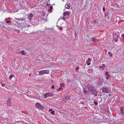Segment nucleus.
I'll list each match as a JSON object with an SVG mask.
<instances>
[{"label":"nucleus","mask_w":124,"mask_h":124,"mask_svg":"<svg viewBox=\"0 0 124 124\" xmlns=\"http://www.w3.org/2000/svg\"><path fill=\"white\" fill-rule=\"evenodd\" d=\"M87 87L88 89L90 92L95 90V89L94 87L90 84H88Z\"/></svg>","instance_id":"obj_1"},{"label":"nucleus","mask_w":124,"mask_h":124,"mask_svg":"<svg viewBox=\"0 0 124 124\" xmlns=\"http://www.w3.org/2000/svg\"><path fill=\"white\" fill-rule=\"evenodd\" d=\"M20 20V18L18 19L17 18H16L14 21L16 22L18 26H21L22 24V23H21V20Z\"/></svg>","instance_id":"obj_2"},{"label":"nucleus","mask_w":124,"mask_h":124,"mask_svg":"<svg viewBox=\"0 0 124 124\" xmlns=\"http://www.w3.org/2000/svg\"><path fill=\"white\" fill-rule=\"evenodd\" d=\"M49 70H45L40 71H39V74L40 75H42L45 74H48L49 73Z\"/></svg>","instance_id":"obj_3"},{"label":"nucleus","mask_w":124,"mask_h":124,"mask_svg":"<svg viewBox=\"0 0 124 124\" xmlns=\"http://www.w3.org/2000/svg\"><path fill=\"white\" fill-rule=\"evenodd\" d=\"M118 36L116 34H114L113 35V40L116 42L118 41Z\"/></svg>","instance_id":"obj_4"},{"label":"nucleus","mask_w":124,"mask_h":124,"mask_svg":"<svg viewBox=\"0 0 124 124\" xmlns=\"http://www.w3.org/2000/svg\"><path fill=\"white\" fill-rule=\"evenodd\" d=\"M35 105L37 107L39 108H42L43 107L42 105L38 103H37Z\"/></svg>","instance_id":"obj_5"},{"label":"nucleus","mask_w":124,"mask_h":124,"mask_svg":"<svg viewBox=\"0 0 124 124\" xmlns=\"http://www.w3.org/2000/svg\"><path fill=\"white\" fill-rule=\"evenodd\" d=\"M102 91L103 92L106 93H109L108 89L105 88H102Z\"/></svg>","instance_id":"obj_6"},{"label":"nucleus","mask_w":124,"mask_h":124,"mask_svg":"<svg viewBox=\"0 0 124 124\" xmlns=\"http://www.w3.org/2000/svg\"><path fill=\"white\" fill-rule=\"evenodd\" d=\"M33 15L32 13L30 14H29L28 16V19L30 20H31L32 19V18L33 17Z\"/></svg>","instance_id":"obj_7"},{"label":"nucleus","mask_w":124,"mask_h":124,"mask_svg":"<svg viewBox=\"0 0 124 124\" xmlns=\"http://www.w3.org/2000/svg\"><path fill=\"white\" fill-rule=\"evenodd\" d=\"M91 60L90 58H89L86 61V63H87L88 65H90L91 64L90 62H91Z\"/></svg>","instance_id":"obj_8"},{"label":"nucleus","mask_w":124,"mask_h":124,"mask_svg":"<svg viewBox=\"0 0 124 124\" xmlns=\"http://www.w3.org/2000/svg\"><path fill=\"white\" fill-rule=\"evenodd\" d=\"M11 100L10 99L8 100L7 101V105L8 106H9L11 105Z\"/></svg>","instance_id":"obj_9"},{"label":"nucleus","mask_w":124,"mask_h":124,"mask_svg":"<svg viewBox=\"0 0 124 124\" xmlns=\"http://www.w3.org/2000/svg\"><path fill=\"white\" fill-rule=\"evenodd\" d=\"M94 120L95 121L99 123L101 122L102 121L101 119H99L95 118L94 119Z\"/></svg>","instance_id":"obj_10"},{"label":"nucleus","mask_w":124,"mask_h":124,"mask_svg":"<svg viewBox=\"0 0 124 124\" xmlns=\"http://www.w3.org/2000/svg\"><path fill=\"white\" fill-rule=\"evenodd\" d=\"M70 14V12L69 11L65 12L63 13V15L65 16L66 15H69Z\"/></svg>","instance_id":"obj_11"},{"label":"nucleus","mask_w":124,"mask_h":124,"mask_svg":"<svg viewBox=\"0 0 124 124\" xmlns=\"http://www.w3.org/2000/svg\"><path fill=\"white\" fill-rule=\"evenodd\" d=\"M27 25L28 24L27 23V22H26L23 23V25H21V26L22 27H25L27 26Z\"/></svg>","instance_id":"obj_12"},{"label":"nucleus","mask_w":124,"mask_h":124,"mask_svg":"<svg viewBox=\"0 0 124 124\" xmlns=\"http://www.w3.org/2000/svg\"><path fill=\"white\" fill-rule=\"evenodd\" d=\"M124 108L121 107L120 108V110L121 112V113L123 115H124Z\"/></svg>","instance_id":"obj_13"},{"label":"nucleus","mask_w":124,"mask_h":124,"mask_svg":"<svg viewBox=\"0 0 124 124\" xmlns=\"http://www.w3.org/2000/svg\"><path fill=\"white\" fill-rule=\"evenodd\" d=\"M70 7V4L67 3L65 6V7L67 9H69Z\"/></svg>","instance_id":"obj_14"},{"label":"nucleus","mask_w":124,"mask_h":124,"mask_svg":"<svg viewBox=\"0 0 124 124\" xmlns=\"http://www.w3.org/2000/svg\"><path fill=\"white\" fill-rule=\"evenodd\" d=\"M43 97L45 98H46L47 97H49L48 96V93H46L45 94H44L43 95Z\"/></svg>","instance_id":"obj_15"},{"label":"nucleus","mask_w":124,"mask_h":124,"mask_svg":"<svg viewBox=\"0 0 124 124\" xmlns=\"http://www.w3.org/2000/svg\"><path fill=\"white\" fill-rule=\"evenodd\" d=\"M92 40L94 42H96L98 41V40L97 39H96L95 38H93L92 39Z\"/></svg>","instance_id":"obj_16"},{"label":"nucleus","mask_w":124,"mask_h":124,"mask_svg":"<svg viewBox=\"0 0 124 124\" xmlns=\"http://www.w3.org/2000/svg\"><path fill=\"white\" fill-rule=\"evenodd\" d=\"M70 97L69 96H67L65 97V99L67 100H69L70 99Z\"/></svg>","instance_id":"obj_17"},{"label":"nucleus","mask_w":124,"mask_h":124,"mask_svg":"<svg viewBox=\"0 0 124 124\" xmlns=\"http://www.w3.org/2000/svg\"><path fill=\"white\" fill-rule=\"evenodd\" d=\"M91 92L93 94H94L97 93V92L96 90H95V91L94 90L93 91Z\"/></svg>","instance_id":"obj_18"},{"label":"nucleus","mask_w":124,"mask_h":124,"mask_svg":"<svg viewBox=\"0 0 124 124\" xmlns=\"http://www.w3.org/2000/svg\"><path fill=\"white\" fill-rule=\"evenodd\" d=\"M48 94L49 97H52L53 96V94L51 93H48Z\"/></svg>","instance_id":"obj_19"},{"label":"nucleus","mask_w":124,"mask_h":124,"mask_svg":"<svg viewBox=\"0 0 124 124\" xmlns=\"http://www.w3.org/2000/svg\"><path fill=\"white\" fill-rule=\"evenodd\" d=\"M14 74L11 75L9 77V79L11 80L12 78L14 77Z\"/></svg>","instance_id":"obj_20"},{"label":"nucleus","mask_w":124,"mask_h":124,"mask_svg":"<svg viewBox=\"0 0 124 124\" xmlns=\"http://www.w3.org/2000/svg\"><path fill=\"white\" fill-rule=\"evenodd\" d=\"M20 53L22 55H24L25 54V53H24V51H22L21 52H20Z\"/></svg>","instance_id":"obj_21"},{"label":"nucleus","mask_w":124,"mask_h":124,"mask_svg":"<svg viewBox=\"0 0 124 124\" xmlns=\"http://www.w3.org/2000/svg\"><path fill=\"white\" fill-rule=\"evenodd\" d=\"M65 85V84L63 83H62L60 84V86H61V87L62 88V87L63 86H64Z\"/></svg>","instance_id":"obj_22"},{"label":"nucleus","mask_w":124,"mask_h":124,"mask_svg":"<svg viewBox=\"0 0 124 124\" xmlns=\"http://www.w3.org/2000/svg\"><path fill=\"white\" fill-rule=\"evenodd\" d=\"M65 17L64 16H62L61 17L60 19H62V20H65Z\"/></svg>","instance_id":"obj_23"},{"label":"nucleus","mask_w":124,"mask_h":124,"mask_svg":"<svg viewBox=\"0 0 124 124\" xmlns=\"http://www.w3.org/2000/svg\"><path fill=\"white\" fill-rule=\"evenodd\" d=\"M105 75L106 76H108V75H108V71L106 72L105 73Z\"/></svg>","instance_id":"obj_24"},{"label":"nucleus","mask_w":124,"mask_h":124,"mask_svg":"<svg viewBox=\"0 0 124 124\" xmlns=\"http://www.w3.org/2000/svg\"><path fill=\"white\" fill-rule=\"evenodd\" d=\"M51 113L53 114V115H54L55 113V112L54 111L52 110L51 112Z\"/></svg>","instance_id":"obj_25"},{"label":"nucleus","mask_w":124,"mask_h":124,"mask_svg":"<svg viewBox=\"0 0 124 124\" xmlns=\"http://www.w3.org/2000/svg\"><path fill=\"white\" fill-rule=\"evenodd\" d=\"M84 92L85 93V94H87V93H89V91H87L86 90H85L84 91Z\"/></svg>","instance_id":"obj_26"},{"label":"nucleus","mask_w":124,"mask_h":124,"mask_svg":"<svg viewBox=\"0 0 124 124\" xmlns=\"http://www.w3.org/2000/svg\"><path fill=\"white\" fill-rule=\"evenodd\" d=\"M11 23V22L10 21H7L6 22V23H9L10 24Z\"/></svg>","instance_id":"obj_27"},{"label":"nucleus","mask_w":124,"mask_h":124,"mask_svg":"<svg viewBox=\"0 0 124 124\" xmlns=\"http://www.w3.org/2000/svg\"><path fill=\"white\" fill-rule=\"evenodd\" d=\"M107 76L106 78L107 79H109V77H110V75H109L108 76Z\"/></svg>","instance_id":"obj_28"},{"label":"nucleus","mask_w":124,"mask_h":124,"mask_svg":"<svg viewBox=\"0 0 124 124\" xmlns=\"http://www.w3.org/2000/svg\"><path fill=\"white\" fill-rule=\"evenodd\" d=\"M108 54H109L110 56V57H111L112 56V54H110V52H108Z\"/></svg>","instance_id":"obj_29"},{"label":"nucleus","mask_w":124,"mask_h":124,"mask_svg":"<svg viewBox=\"0 0 124 124\" xmlns=\"http://www.w3.org/2000/svg\"><path fill=\"white\" fill-rule=\"evenodd\" d=\"M62 89V88L61 87H60L58 89H57V90L58 91H59L60 90V89Z\"/></svg>","instance_id":"obj_30"},{"label":"nucleus","mask_w":124,"mask_h":124,"mask_svg":"<svg viewBox=\"0 0 124 124\" xmlns=\"http://www.w3.org/2000/svg\"><path fill=\"white\" fill-rule=\"evenodd\" d=\"M102 66L104 68H105V64H102Z\"/></svg>","instance_id":"obj_31"},{"label":"nucleus","mask_w":124,"mask_h":124,"mask_svg":"<svg viewBox=\"0 0 124 124\" xmlns=\"http://www.w3.org/2000/svg\"><path fill=\"white\" fill-rule=\"evenodd\" d=\"M94 103L95 105H97L98 104V103L97 102H94Z\"/></svg>","instance_id":"obj_32"},{"label":"nucleus","mask_w":124,"mask_h":124,"mask_svg":"<svg viewBox=\"0 0 124 124\" xmlns=\"http://www.w3.org/2000/svg\"><path fill=\"white\" fill-rule=\"evenodd\" d=\"M54 88V86L53 85H52L51 86V88L53 89Z\"/></svg>","instance_id":"obj_33"},{"label":"nucleus","mask_w":124,"mask_h":124,"mask_svg":"<svg viewBox=\"0 0 124 124\" xmlns=\"http://www.w3.org/2000/svg\"><path fill=\"white\" fill-rule=\"evenodd\" d=\"M59 29L61 30H62V27H61L59 28Z\"/></svg>","instance_id":"obj_34"},{"label":"nucleus","mask_w":124,"mask_h":124,"mask_svg":"<svg viewBox=\"0 0 124 124\" xmlns=\"http://www.w3.org/2000/svg\"><path fill=\"white\" fill-rule=\"evenodd\" d=\"M93 22L94 23H95L96 22V21L95 20H93Z\"/></svg>","instance_id":"obj_35"},{"label":"nucleus","mask_w":124,"mask_h":124,"mask_svg":"<svg viewBox=\"0 0 124 124\" xmlns=\"http://www.w3.org/2000/svg\"><path fill=\"white\" fill-rule=\"evenodd\" d=\"M79 68V67H77L76 68V70H78Z\"/></svg>","instance_id":"obj_36"},{"label":"nucleus","mask_w":124,"mask_h":124,"mask_svg":"<svg viewBox=\"0 0 124 124\" xmlns=\"http://www.w3.org/2000/svg\"><path fill=\"white\" fill-rule=\"evenodd\" d=\"M1 85L2 86H5V85L4 84H2Z\"/></svg>","instance_id":"obj_37"},{"label":"nucleus","mask_w":124,"mask_h":124,"mask_svg":"<svg viewBox=\"0 0 124 124\" xmlns=\"http://www.w3.org/2000/svg\"><path fill=\"white\" fill-rule=\"evenodd\" d=\"M122 36L124 38V34H123L122 35Z\"/></svg>","instance_id":"obj_38"},{"label":"nucleus","mask_w":124,"mask_h":124,"mask_svg":"<svg viewBox=\"0 0 124 124\" xmlns=\"http://www.w3.org/2000/svg\"><path fill=\"white\" fill-rule=\"evenodd\" d=\"M103 10L104 11L105 10V9L104 8H103Z\"/></svg>","instance_id":"obj_39"},{"label":"nucleus","mask_w":124,"mask_h":124,"mask_svg":"<svg viewBox=\"0 0 124 124\" xmlns=\"http://www.w3.org/2000/svg\"><path fill=\"white\" fill-rule=\"evenodd\" d=\"M97 93H96L94 94V95L95 96H97Z\"/></svg>","instance_id":"obj_40"},{"label":"nucleus","mask_w":124,"mask_h":124,"mask_svg":"<svg viewBox=\"0 0 124 124\" xmlns=\"http://www.w3.org/2000/svg\"><path fill=\"white\" fill-rule=\"evenodd\" d=\"M8 19L9 20H11V18H10V17H9L8 18Z\"/></svg>","instance_id":"obj_41"},{"label":"nucleus","mask_w":124,"mask_h":124,"mask_svg":"<svg viewBox=\"0 0 124 124\" xmlns=\"http://www.w3.org/2000/svg\"><path fill=\"white\" fill-rule=\"evenodd\" d=\"M50 8V9H52L53 8V7H51Z\"/></svg>","instance_id":"obj_42"},{"label":"nucleus","mask_w":124,"mask_h":124,"mask_svg":"<svg viewBox=\"0 0 124 124\" xmlns=\"http://www.w3.org/2000/svg\"><path fill=\"white\" fill-rule=\"evenodd\" d=\"M52 110V109H49V111H51V110Z\"/></svg>","instance_id":"obj_43"},{"label":"nucleus","mask_w":124,"mask_h":124,"mask_svg":"<svg viewBox=\"0 0 124 124\" xmlns=\"http://www.w3.org/2000/svg\"><path fill=\"white\" fill-rule=\"evenodd\" d=\"M102 66H100L99 67V68H102Z\"/></svg>","instance_id":"obj_44"},{"label":"nucleus","mask_w":124,"mask_h":124,"mask_svg":"<svg viewBox=\"0 0 124 124\" xmlns=\"http://www.w3.org/2000/svg\"><path fill=\"white\" fill-rule=\"evenodd\" d=\"M111 96V95L110 94L109 95V96Z\"/></svg>","instance_id":"obj_45"},{"label":"nucleus","mask_w":124,"mask_h":124,"mask_svg":"<svg viewBox=\"0 0 124 124\" xmlns=\"http://www.w3.org/2000/svg\"><path fill=\"white\" fill-rule=\"evenodd\" d=\"M82 104H84V102H82Z\"/></svg>","instance_id":"obj_46"},{"label":"nucleus","mask_w":124,"mask_h":124,"mask_svg":"<svg viewBox=\"0 0 124 124\" xmlns=\"http://www.w3.org/2000/svg\"><path fill=\"white\" fill-rule=\"evenodd\" d=\"M85 108H87V107H85Z\"/></svg>","instance_id":"obj_47"},{"label":"nucleus","mask_w":124,"mask_h":124,"mask_svg":"<svg viewBox=\"0 0 124 124\" xmlns=\"http://www.w3.org/2000/svg\"><path fill=\"white\" fill-rule=\"evenodd\" d=\"M101 116L102 117H103V116Z\"/></svg>","instance_id":"obj_48"},{"label":"nucleus","mask_w":124,"mask_h":124,"mask_svg":"<svg viewBox=\"0 0 124 124\" xmlns=\"http://www.w3.org/2000/svg\"><path fill=\"white\" fill-rule=\"evenodd\" d=\"M62 1H63V0H62Z\"/></svg>","instance_id":"obj_49"}]
</instances>
